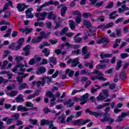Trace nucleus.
<instances>
[{
  "mask_svg": "<svg viewBox=\"0 0 129 129\" xmlns=\"http://www.w3.org/2000/svg\"><path fill=\"white\" fill-rule=\"evenodd\" d=\"M91 74H97V76H93L91 78V80L92 81L94 80H100L101 81H106V78L103 77V73L102 72H99L98 70H95Z\"/></svg>",
  "mask_w": 129,
  "mask_h": 129,
  "instance_id": "f257e3e1",
  "label": "nucleus"
},
{
  "mask_svg": "<svg viewBox=\"0 0 129 129\" xmlns=\"http://www.w3.org/2000/svg\"><path fill=\"white\" fill-rule=\"evenodd\" d=\"M40 36L37 38L32 39L31 40V42L33 44H37L38 43H40L41 41H42V39H47L49 37V35L45 34V32L41 31L40 32Z\"/></svg>",
  "mask_w": 129,
  "mask_h": 129,
  "instance_id": "f03ea898",
  "label": "nucleus"
},
{
  "mask_svg": "<svg viewBox=\"0 0 129 129\" xmlns=\"http://www.w3.org/2000/svg\"><path fill=\"white\" fill-rule=\"evenodd\" d=\"M24 42H25V40L24 38H20L17 42L18 45H15V44H12L9 46L10 49H12V50H15L16 51H18V50H20L21 49V47H22V45L24 44Z\"/></svg>",
  "mask_w": 129,
  "mask_h": 129,
  "instance_id": "7ed1b4c3",
  "label": "nucleus"
},
{
  "mask_svg": "<svg viewBox=\"0 0 129 129\" xmlns=\"http://www.w3.org/2000/svg\"><path fill=\"white\" fill-rule=\"evenodd\" d=\"M90 121H91L90 119L83 120L82 121V119H79L73 121L72 123H73V124H77L79 126H80L81 125H84V124L88 123V122H89Z\"/></svg>",
  "mask_w": 129,
  "mask_h": 129,
  "instance_id": "20e7f679",
  "label": "nucleus"
},
{
  "mask_svg": "<svg viewBox=\"0 0 129 129\" xmlns=\"http://www.w3.org/2000/svg\"><path fill=\"white\" fill-rule=\"evenodd\" d=\"M18 68H20V70L21 71V72H25L26 71V68H24V64L22 63H18L16 65L14 69H12V72L17 73V71H18Z\"/></svg>",
  "mask_w": 129,
  "mask_h": 129,
  "instance_id": "39448f33",
  "label": "nucleus"
},
{
  "mask_svg": "<svg viewBox=\"0 0 129 129\" xmlns=\"http://www.w3.org/2000/svg\"><path fill=\"white\" fill-rule=\"evenodd\" d=\"M48 15V13L46 12H44L41 13H36L35 14V17L38 18L37 21H44L45 19H46V16Z\"/></svg>",
  "mask_w": 129,
  "mask_h": 129,
  "instance_id": "423d86ee",
  "label": "nucleus"
},
{
  "mask_svg": "<svg viewBox=\"0 0 129 129\" xmlns=\"http://www.w3.org/2000/svg\"><path fill=\"white\" fill-rule=\"evenodd\" d=\"M79 58L78 57L76 58L75 59H70L67 61L68 64H70V63H72V67H76L78 64H79Z\"/></svg>",
  "mask_w": 129,
  "mask_h": 129,
  "instance_id": "0eeeda50",
  "label": "nucleus"
},
{
  "mask_svg": "<svg viewBox=\"0 0 129 129\" xmlns=\"http://www.w3.org/2000/svg\"><path fill=\"white\" fill-rule=\"evenodd\" d=\"M45 80H47V81H49V82H51L52 81V78H50L49 77H45L42 78V81H38L36 83V85L38 87H39L41 85H44V84L45 83Z\"/></svg>",
  "mask_w": 129,
  "mask_h": 129,
  "instance_id": "6e6552de",
  "label": "nucleus"
},
{
  "mask_svg": "<svg viewBox=\"0 0 129 129\" xmlns=\"http://www.w3.org/2000/svg\"><path fill=\"white\" fill-rule=\"evenodd\" d=\"M31 49V46L29 45H26L24 48H23V51L24 53H22V56H29L30 55V50Z\"/></svg>",
  "mask_w": 129,
  "mask_h": 129,
  "instance_id": "1a4fd4ad",
  "label": "nucleus"
},
{
  "mask_svg": "<svg viewBox=\"0 0 129 129\" xmlns=\"http://www.w3.org/2000/svg\"><path fill=\"white\" fill-rule=\"evenodd\" d=\"M88 97H89V94L88 93H86L82 96L80 98V101H82L81 104H85L88 100Z\"/></svg>",
  "mask_w": 129,
  "mask_h": 129,
  "instance_id": "9d476101",
  "label": "nucleus"
},
{
  "mask_svg": "<svg viewBox=\"0 0 129 129\" xmlns=\"http://www.w3.org/2000/svg\"><path fill=\"white\" fill-rule=\"evenodd\" d=\"M101 122H105V121H107L109 122V123H112V122H114V119L110 118V117H105L104 118L100 119L99 118Z\"/></svg>",
  "mask_w": 129,
  "mask_h": 129,
  "instance_id": "9b49d317",
  "label": "nucleus"
},
{
  "mask_svg": "<svg viewBox=\"0 0 129 129\" xmlns=\"http://www.w3.org/2000/svg\"><path fill=\"white\" fill-rule=\"evenodd\" d=\"M32 11H33V9L30 8L25 12L27 19H33L34 18V14H32Z\"/></svg>",
  "mask_w": 129,
  "mask_h": 129,
  "instance_id": "f8f14e48",
  "label": "nucleus"
},
{
  "mask_svg": "<svg viewBox=\"0 0 129 129\" xmlns=\"http://www.w3.org/2000/svg\"><path fill=\"white\" fill-rule=\"evenodd\" d=\"M46 94L47 96H48V97H49V98H51L50 99L51 102H53L56 100V98L55 97V95L53 94V93H52L51 92H50V91L47 92Z\"/></svg>",
  "mask_w": 129,
  "mask_h": 129,
  "instance_id": "ddd939ff",
  "label": "nucleus"
},
{
  "mask_svg": "<svg viewBox=\"0 0 129 129\" xmlns=\"http://www.w3.org/2000/svg\"><path fill=\"white\" fill-rule=\"evenodd\" d=\"M49 63L51 67H53V65H56L57 63L55 57L51 56L49 58Z\"/></svg>",
  "mask_w": 129,
  "mask_h": 129,
  "instance_id": "4468645a",
  "label": "nucleus"
},
{
  "mask_svg": "<svg viewBox=\"0 0 129 129\" xmlns=\"http://www.w3.org/2000/svg\"><path fill=\"white\" fill-rule=\"evenodd\" d=\"M45 72L46 68L43 67H40L37 69L36 74H37V75H41V74H43V73H45Z\"/></svg>",
  "mask_w": 129,
  "mask_h": 129,
  "instance_id": "2eb2a0df",
  "label": "nucleus"
},
{
  "mask_svg": "<svg viewBox=\"0 0 129 129\" xmlns=\"http://www.w3.org/2000/svg\"><path fill=\"white\" fill-rule=\"evenodd\" d=\"M53 121L42 119L41 121L40 125L43 126L45 125V124H48V125L49 126L50 124L53 123Z\"/></svg>",
  "mask_w": 129,
  "mask_h": 129,
  "instance_id": "dca6fc26",
  "label": "nucleus"
},
{
  "mask_svg": "<svg viewBox=\"0 0 129 129\" xmlns=\"http://www.w3.org/2000/svg\"><path fill=\"white\" fill-rule=\"evenodd\" d=\"M79 36H81V33H78L74 37V40H75V43H79L82 41V38L79 37Z\"/></svg>",
  "mask_w": 129,
  "mask_h": 129,
  "instance_id": "f3484780",
  "label": "nucleus"
},
{
  "mask_svg": "<svg viewBox=\"0 0 129 129\" xmlns=\"http://www.w3.org/2000/svg\"><path fill=\"white\" fill-rule=\"evenodd\" d=\"M16 102L20 103L21 102H24L25 99H24V96L22 94H19L18 97L16 98Z\"/></svg>",
  "mask_w": 129,
  "mask_h": 129,
  "instance_id": "a211bd4d",
  "label": "nucleus"
},
{
  "mask_svg": "<svg viewBox=\"0 0 129 129\" xmlns=\"http://www.w3.org/2000/svg\"><path fill=\"white\" fill-rule=\"evenodd\" d=\"M47 19L48 20L51 19L55 21V20H56V15L53 14V12H49L47 13Z\"/></svg>",
  "mask_w": 129,
  "mask_h": 129,
  "instance_id": "6ab92c4d",
  "label": "nucleus"
},
{
  "mask_svg": "<svg viewBox=\"0 0 129 129\" xmlns=\"http://www.w3.org/2000/svg\"><path fill=\"white\" fill-rule=\"evenodd\" d=\"M6 94L8 96H10V97H14L18 94V92L17 91H12L10 93L8 91H6Z\"/></svg>",
  "mask_w": 129,
  "mask_h": 129,
  "instance_id": "aec40b11",
  "label": "nucleus"
},
{
  "mask_svg": "<svg viewBox=\"0 0 129 129\" xmlns=\"http://www.w3.org/2000/svg\"><path fill=\"white\" fill-rule=\"evenodd\" d=\"M17 9L19 12H23L26 9V5H25V4H18L17 6Z\"/></svg>",
  "mask_w": 129,
  "mask_h": 129,
  "instance_id": "412c9836",
  "label": "nucleus"
},
{
  "mask_svg": "<svg viewBox=\"0 0 129 129\" xmlns=\"http://www.w3.org/2000/svg\"><path fill=\"white\" fill-rule=\"evenodd\" d=\"M69 25L71 29L73 31L75 30V27H76V23L73 20H70L69 22Z\"/></svg>",
  "mask_w": 129,
  "mask_h": 129,
  "instance_id": "4be33fe9",
  "label": "nucleus"
},
{
  "mask_svg": "<svg viewBox=\"0 0 129 129\" xmlns=\"http://www.w3.org/2000/svg\"><path fill=\"white\" fill-rule=\"evenodd\" d=\"M108 105H109V103H103L102 105L97 106L96 107V109H97L98 110L99 109H102V108L106 107V106H108Z\"/></svg>",
  "mask_w": 129,
  "mask_h": 129,
  "instance_id": "5701e85b",
  "label": "nucleus"
},
{
  "mask_svg": "<svg viewBox=\"0 0 129 129\" xmlns=\"http://www.w3.org/2000/svg\"><path fill=\"white\" fill-rule=\"evenodd\" d=\"M29 89V86L26 83L22 84L19 87V90H23V89Z\"/></svg>",
  "mask_w": 129,
  "mask_h": 129,
  "instance_id": "b1692460",
  "label": "nucleus"
},
{
  "mask_svg": "<svg viewBox=\"0 0 129 129\" xmlns=\"http://www.w3.org/2000/svg\"><path fill=\"white\" fill-rule=\"evenodd\" d=\"M112 56V54L107 53L105 54L104 52H102L100 54V57L101 59H104V58H109V57H111Z\"/></svg>",
  "mask_w": 129,
  "mask_h": 129,
  "instance_id": "393cba45",
  "label": "nucleus"
},
{
  "mask_svg": "<svg viewBox=\"0 0 129 129\" xmlns=\"http://www.w3.org/2000/svg\"><path fill=\"white\" fill-rule=\"evenodd\" d=\"M105 97L102 95V94L100 93L98 96L96 98V100L97 101H103L105 99Z\"/></svg>",
  "mask_w": 129,
  "mask_h": 129,
  "instance_id": "a878e982",
  "label": "nucleus"
},
{
  "mask_svg": "<svg viewBox=\"0 0 129 129\" xmlns=\"http://www.w3.org/2000/svg\"><path fill=\"white\" fill-rule=\"evenodd\" d=\"M7 74L9 76V79H11L13 77V74H11L10 72L3 71L0 72V75Z\"/></svg>",
  "mask_w": 129,
  "mask_h": 129,
  "instance_id": "bb28decb",
  "label": "nucleus"
},
{
  "mask_svg": "<svg viewBox=\"0 0 129 129\" xmlns=\"http://www.w3.org/2000/svg\"><path fill=\"white\" fill-rule=\"evenodd\" d=\"M57 119L59 120L60 123H65V114H62Z\"/></svg>",
  "mask_w": 129,
  "mask_h": 129,
  "instance_id": "cd10ccee",
  "label": "nucleus"
},
{
  "mask_svg": "<svg viewBox=\"0 0 129 129\" xmlns=\"http://www.w3.org/2000/svg\"><path fill=\"white\" fill-rule=\"evenodd\" d=\"M101 43H104L106 45L108 43V40L106 38H101L97 41V44H101Z\"/></svg>",
  "mask_w": 129,
  "mask_h": 129,
  "instance_id": "c85d7f7f",
  "label": "nucleus"
},
{
  "mask_svg": "<svg viewBox=\"0 0 129 129\" xmlns=\"http://www.w3.org/2000/svg\"><path fill=\"white\" fill-rule=\"evenodd\" d=\"M66 74H68L69 77H72L74 75V71L68 69L66 71Z\"/></svg>",
  "mask_w": 129,
  "mask_h": 129,
  "instance_id": "c756f323",
  "label": "nucleus"
},
{
  "mask_svg": "<svg viewBox=\"0 0 129 129\" xmlns=\"http://www.w3.org/2000/svg\"><path fill=\"white\" fill-rule=\"evenodd\" d=\"M109 92L108 91V90H103L102 92L101 93V94H102V95H103L104 96V97H105V98H107V97H108V96H109Z\"/></svg>",
  "mask_w": 129,
  "mask_h": 129,
  "instance_id": "7c9ffc66",
  "label": "nucleus"
},
{
  "mask_svg": "<svg viewBox=\"0 0 129 129\" xmlns=\"http://www.w3.org/2000/svg\"><path fill=\"white\" fill-rule=\"evenodd\" d=\"M3 121H7L8 124H11L14 121L13 119L9 118V117L4 118L2 119Z\"/></svg>",
  "mask_w": 129,
  "mask_h": 129,
  "instance_id": "2f4dec72",
  "label": "nucleus"
},
{
  "mask_svg": "<svg viewBox=\"0 0 129 129\" xmlns=\"http://www.w3.org/2000/svg\"><path fill=\"white\" fill-rule=\"evenodd\" d=\"M47 4V6H51L52 5H54V6H58L59 5V2L57 1L53 2L52 1H50L48 2H46Z\"/></svg>",
  "mask_w": 129,
  "mask_h": 129,
  "instance_id": "473e14b6",
  "label": "nucleus"
},
{
  "mask_svg": "<svg viewBox=\"0 0 129 129\" xmlns=\"http://www.w3.org/2000/svg\"><path fill=\"white\" fill-rule=\"evenodd\" d=\"M64 104H67V107H72L73 105H74V103L73 102H71V100L69 99L68 101H67Z\"/></svg>",
  "mask_w": 129,
  "mask_h": 129,
  "instance_id": "72a5a7b5",
  "label": "nucleus"
},
{
  "mask_svg": "<svg viewBox=\"0 0 129 129\" xmlns=\"http://www.w3.org/2000/svg\"><path fill=\"white\" fill-rule=\"evenodd\" d=\"M45 7H48V4H47V2L44 3L42 5H41L38 8H37V12H41V11L43 10V8H45Z\"/></svg>",
  "mask_w": 129,
  "mask_h": 129,
  "instance_id": "f704fd0d",
  "label": "nucleus"
},
{
  "mask_svg": "<svg viewBox=\"0 0 129 129\" xmlns=\"http://www.w3.org/2000/svg\"><path fill=\"white\" fill-rule=\"evenodd\" d=\"M42 53H44L46 57H48V56L50 55V50H48V48H44V50H42Z\"/></svg>",
  "mask_w": 129,
  "mask_h": 129,
  "instance_id": "c9c22d12",
  "label": "nucleus"
},
{
  "mask_svg": "<svg viewBox=\"0 0 129 129\" xmlns=\"http://www.w3.org/2000/svg\"><path fill=\"white\" fill-rule=\"evenodd\" d=\"M84 25L86 26L87 28L89 29L90 27H91V23H90V22L88 20H85L83 22Z\"/></svg>",
  "mask_w": 129,
  "mask_h": 129,
  "instance_id": "e433bc0d",
  "label": "nucleus"
},
{
  "mask_svg": "<svg viewBox=\"0 0 129 129\" xmlns=\"http://www.w3.org/2000/svg\"><path fill=\"white\" fill-rule=\"evenodd\" d=\"M29 121L30 123L31 124H33L34 125H36L38 123V120L34 119H29Z\"/></svg>",
  "mask_w": 129,
  "mask_h": 129,
  "instance_id": "4c0bfd02",
  "label": "nucleus"
},
{
  "mask_svg": "<svg viewBox=\"0 0 129 129\" xmlns=\"http://www.w3.org/2000/svg\"><path fill=\"white\" fill-rule=\"evenodd\" d=\"M92 115H94L95 117H98V116H102V112H93L92 113Z\"/></svg>",
  "mask_w": 129,
  "mask_h": 129,
  "instance_id": "58836bf2",
  "label": "nucleus"
},
{
  "mask_svg": "<svg viewBox=\"0 0 129 129\" xmlns=\"http://www.w3.org/2000/svg\"><path fill=\"white\" fill-rule=\"evenodd\" d=\"M115 14H116V11H114L113 13H111L109 15V18L111 19V20L115 19V18H116V17H118V15L113 16V15H115Z\"/></svg>",
  "mask_w": 129,
  "mask_h": 129,
  "instance_id": "ea45409f",
  "label": "nucleus"
},
{
  "mask_svg": "<svg viewBox=\"0 0 129 129\" xmlns=\"http://www.w3.org/2000/svg\"><path fill=\"white\" fill-rule=\"evenodd\" d=\"M82 91H84V89H81L79 90L75 89L72 91V95H74L75 94H76V93H78V92H82Z\"/></svg>",
  "mask_w": 129,
  "mask_h": 129,
  "instance_id": "a19ab883",
  "label": "nucleus"
},
{
  "mask_svg": "<svg viewBox=\"0 0 129 129\" xmlns=\"http://www.w3.org/2000/svg\"><path fill=\"white\" fill-rule=\"evenodd\" d=\"M82 19H81V15H79V16H77L75 18V21L76 24H80L81 23Z\"/></svg>",
  "mask_w": 129,
  "mask_h": 129,
  "instance_id": "79ce46f5",
  "label": "nucleus"
},
{
  "mask_svg": "<svg viewBox=\"0 0 129 129\" xmlns=\"http://www.w3.org/2000/svg\"><path fill=\"white\" fill-rule=\"evenodd\" d=\"M12 32V29H9L6 34H4L3 35L4 38H8V37H10V36H11V33Z\"/></svg>",
  "mask_w": 129,
  "mask_h": 129,
  "instance_id": "37998d69",
  "label": "nucleus"
},
{
  "mask_svg": "<svg viewBox=\"0 0 129 129\" xmlns=\"http://www.w3.org/2000/svg\"><path fill=\"white\" fill-rule=\"evenodd\" d=\"M106 64H99L96 66L97 69H104V68H106Z\"/></svg>",
  "mask_w": 129,
  "mask_h": 129,
  "instance_id": "c03bdc74",
  "label": "nucleus"
},
{
  "mask_svg": "<svg viewBox=\"0 0 129 129\" xmlns=\"http://www.w3.org/2000/svg\"><path fill=\"white\" fill-rule=\"evenodd\" d=\"M120 77L121 79V80H124L125 78H126V76L125 75V73L124 72H122L120 74Z\"/></svg>",
  "mask_w": 129,
  "mask_h": 129,
  "instance_id": "a18cd8bd",
  "label": "nucleus"
},
{
  "mask_svg": "<svg viewBox=\"0 0 129 129\" xmlns=\"http://www.w3.org/2000/svg\"><path fill=\"white\" fill-rule=\"evenodd\" d=\"M55 54H57V55H59V54H61V55H65V54H66V51L61 52L60 49H56L55 50Z\"/></svg>",
  "mask_w": 129,
  "mask_h": 129,
  "instance_id": "49530a36",
  "label": "nucleus"
},
{
  "mask_svg": "<svg viewBox=\"0 0 129 129\" xmlns=\"http://www.w3.org/2000/svg\"><path fill=\"white\" fill-rule=\"evenodd\" d=\"M122 63V61L121 60H119L117 62V66L116 67V70H119V68L121 67V64Z\"/></svg>",
  "mask_w": 129,
  "mask_h": 129,
  "instance_id": "de8ad7c7",
  "label": "nucleus"
},
{
  "mask_svg": "<svg viewBox=\"0 0 129 129\" xmlns=\"http://www.w3.org/2000/svg\"><path fill=\"white\" fill-rule=\"evenodd\" d=\"M67 11V7H64L61 10V16H63L65 15L66 11Z\"/></svg>",
  "mask_w": 129,
  "mask_h": 129,
  "instance_id": "09e8293b",
  "label": "nucleus"
},
{
  "mask_svg": "<svg viewBox=\"0 0 129 129\" xmlns=\"http://www.w3.org/2000/svg\"><path fill=\"white\" fill-rule=\"evenodd\" d=\"M39 93H35L33 95H30L27 97L28 99H33L35 96H38Z\"/></svg>",
  "mask_w": 129,
  "mask_h": 129,
  "instance_id": "8fccbe9b",
  "label": "nucleus"
},
{
  "mask_svg": "<svg viewBox=\"0 0 129 129\" xmlns=\"http://www.w3.org/2000/svg\"><path fill=\"white\" fill-rule=\"evenodd\" d=\"M124 117L121 114L120 116L118 117V118L115 120V122H120V121H122V119H123Z\"/></svg>",
  "mask_w": 129,
  "mask_h": 129,
  "instance_id": "3c124183",
  "label": "nucleus"
},
{
  "mask_svg": "<svg viewBox=\"0 0 129 129\" xmlns=\"http://www.w3.org/2000/svg\"><path fill=\"white\" fill-rule=\"evenodd\" d=\"M35 63H36V60L34 57L31 58L28 62L29 65H34Z\"/></svg>",
  "mask_w": 129,
  "mask_h": 129,
  "instance_id": "603ef678",
  "label": "nucleus"
},
{
  "mask_svg": "<svg viewBox=\"0 0 129 129\" xmlns=\"http://www.w3.org/2000/svg\"><path fill=\"white\" fill-rule=\"evenodd\" d=\"M17 82L20 84L23 83V78L22 77L18 76L16 78Z\"/></svg>",
  "mask_w": 129,
  "mask_h": 129,
  "instance_id": "864d4df0",
  "label": "nucleus"
},
{
  "mask_svg": "<svg viewBox=\"0 0 129 129\" xmlns=\"http://www.w3.org/2000/svg\"><path fill=\"white\" fill-rule=\"evenodd\" d=\"M8 80L5 79L3 77H0V84L1 83H7L8 82Z\"/></svg>",
  "mask_w": 129,
  "mask_h": 129,
  "instance_id": "5fc2aeb1",
  "label": "nucleus"
},
{
  "mask_svg": "<svg viewBox=\"0 0 129 129\" xmlns=\"http://www.w3.org/2000/svg\"><path fill=\"white\" fill-rule=\"evenodd\" d=\"M118 43H120V39H117L116 40L115 43L113 45V48H116V47H118Z\"/></svg>",
  "mask_w": 129,
  "mask_h": 129,
  "instance_id": "6e6d98bb",
  "label": "nucleus"
},
{
  "mask_svg": "<svg viewBox=\"0 0 129 129\" xmlns=\"http://www.w3.org/2000/svg\"><path fill=\"white\" fill-rule=\"evenodd\" d=\"M68 31V27H64L60 32V35H64L66 33H67Z\"/></svg>",
  "mask_w": 129,
  "mask_h": 129,
  "instance_id": "4d7b16f0",
  "label": "nucleus"
},
{
  "mask_svg": "<svg viewBox=\"0 0 129 129\" xmlns=\"http://www.w3.org/2000/svg\"><path fill=\"white\" fill-rule=\"evenodd\" d=\"M74 116H70L67 119V122H72V119L74 118Z\"/></svg>",
  "mask_w": 129,
  "mask_h": 129,
  "instance_id": "13d9d810",
  "label": "nucleus"
},
{
  "mask_svg": "<svg viewBox=\"0 0 129 129\" xmlns=\"http://www.w3.org/2000/svg\"><path fill=\"white\" fill-rule=\"evenodd\" d=\"M26 105L27 107H34V104L31 102H26Z\"/></svg>",
  "mask_w": 129,
  "mask_h": 129,
  "instance_id": "bf43d9fd",
  "label": "nucleus"
},
{
  "mask_svg": "<svg viewBox=\"0 0 129 129\" xmlns=\"http://www.w3.org/2000/svg\"><path fill=\"white\" fill-rule=\"evenodd\" d=\"M80 73L81 75H85V74H87L88 76L90 75V74L88 73L87 71L85 70H81Z\"/></svg>",
  "mask_w": 129,
  "mask_h": 129,
  "instance_id": "052dcab7",
  "label": "nucleus"
},
{
  "mask_svg": "<svg viewBox=\"0 0 129 129\" xmlns=\"http://www.w3.org/2000/svg\"><path fill=\"white\" fill-rule=\"evenodd\" d=\"M24 59V57L22 56H17L16 57L15 60L17 62H20V61H21V60H23Z\"/></svg>",
  "mask_w": 129,
  "mask_h": 129,
  "instance_id": "680f3d73",
  "label": "nucleus"
},
{
  "mask_svg": "<svg viewBox=\"0 0 129 129\" xmlns=\"http://www.w3.org/2000/svg\"><path fill=\"white\" fill-rule=\"evenodd\" d=\"M120 57L121 59H124L125 58H127L128 57V54L127 53H121L120 54Z\"/></svg>",
  "mask_w": 129,
  "mask_h": 129,
  "instance_id": "e2e57ef3",
  "label": "nucleus"
},
{
  "mask_svg": "<svg viewBox=\"0 0 129 129\" xmlns=\"http://www.w3.org/2000/svg\"><path fill=\"white\" fill-rule=\"evenodd\" d=\"M19 116H20V114H19L18 113H16L15 114L13 115L12 116V117L14 118V119H18Z\"/></svg>",
  "mask_w": 129,
  "mask_h": 129,
  "instance_id": "0e129e2a",
  "label": "nucleus"
},
{
  "mask_svg": "<svg viewBox=\"0 0 129 129\" xmlns=\"http://www.w3.org/2000/svg\"><path fill=\"white\" fill-rule=\"evenodd\" d=\"M82 52H83V55H84L85 54H87V47L84 46L82 48Z\"/></svg>",
  "mask_w": 129,
  "mask_h": 129,
  "instance_id": "69168bd1",
  "label": "nucleus"
},
{
  "mask_svg": "<svg viewBox=\"0 0 129 129\" xmlns=\"http://www.w3.org/2000/svg\"><path fill=\"white\" fill-rule=\"evenodd\" d=\"M80 52H81V50L80 49H78L77 50H74L72 52L73 54L74 55H78L80 54Z\"/></svg>",
  "mask_w": 129,
  "mask_h": 129,
  "instance_id": "338daca9",
  "label": "nucleus"
},
{
  "mask_svg": "<svg viewBox=\"0 0 129 129\" xmlns=\"http://www.w3.org/2000/svg\"><path fill=\"white\" fill-rule=\"evenodd\" d=\"M49 129H58L57 127L54 126V124H53V123H51L49 125Z\"/></svg>",
  "mask_w": 129,
  "mask_h": 129,
  "instance_id": "774afa93",
  "label": "nucleus"
}]
</instances>
